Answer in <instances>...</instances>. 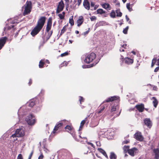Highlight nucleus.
<instances>
[{"label": "nucleus", "mask_w": 159, "mask_h": 159, "mask_svg": "<svg viewBox=\"0 0 159 159\" xmlns=\"http://www.w3.org/2000/svg\"><path fill=\"white\" fill-rule=\"evenodd\" d=\"M25 134V129L21 128L17 129L15 134L11 136V137L15 138L16 137H20L24 136Z\"/></svg>", "instance_id": "3"}, {"label": "nucleus", "mask_w": 159, "mask_h": 159, "mask_svg": "<svg viewBox=\"0 0 159 159\" xmlns=\"http://www.w3.org/2000/svg\"><path fill=\"white\" fill-rule=\"evenodd\" d=\"M105 107L104 106H102L100 107V109L99 111H97L96 112V113L97 114H98L99 115H101V113H102V111L104 110Z\"/></svg>", "instance_id": "30"}, {"label": "nucleus", "mask_w": 159, "mask_h": 159, "mask_svg": "<svg viewBox=\"0 0 159 159\" xmlns=\"http://www.w3.org/2000/svg\"><path fill=\"white\" fill-rule=\"evenodd\" d=\"M89 122V121L88 120V117H87L85 118L84 120H82L80 123V125L79 128V130L82 129L85 123L88 124Z\"/></svg>", "instance_id": "18"}, {"label": "nucleus", "mask_w": 159, "mask_h": 159, "mask_svg": "<svg viewBox=\"0 0 159 159\" xmlns=\"http://www.w3.org/2000/svg\"><path fill=\"white\" fill-rule=\"evenodd\" d=\"M91 20L93 21L96 20V17L94 16H93L90 18Z\"/></svg>", "instance_id": "49"}, {"label": "nucleus", "mask_w": 159, "mask_h": 159, "mask_svg": "<svg viewBox=\"0 0 159 159\" xmlns=\"http://www.w3.org/2000/svg\"><path fill=\"white\" fill-rule=\"evenodd\" d=\"M32 84V80L31 79H30L29 80V82L28 83L29 85H30Z\"/></svg>", "instance_id": "61"}, {"label": "nucleus", "mask_w": 159, "mask_h": 159, "mask_svg": "<svg viewBox=\"0 0 159 159\" xmlns=\"http://www.w3.org/2000/svg\"><path fill=\"white\" fill-rule=\"evenodd\" d=\"M117 100H118L119 101V97L117 96H113L109 97L106 100L104 101L103 102H108Z\"/></svg>", "instance_id": "13"}, {"label": "nucleus", "mask_w": 159, "mask_h": 159, "mask_svg": "<svg viewBox=\"0 0 159 159\" xmlns=\"http://www.w3.org/2000/svg\"><path fill=\"white\" fill-rule=\"evenodd\" d=\"M14 26V25H11V26H7V29L8 30H9L11 29V28H13Z\"/></svg>", "instance_id": "51"}, {"label": "nucleus", "mask_w": 159, "mask_h": 159, "mask_svg": "<svg viewBox=\"0 0 159 159\" xmlns=\"http://www.w3.org/2000/svg\"><path fill=\"white\" fill-rule=\"evenodd\" d=\"M17 159H23L22 156L21 154L18 155Z\"/></svg>", "instance_id": "50"}, {"label": "nucleus", "mask_w": 159, "mask_h": 159, "mask_svg": "<svg viewBox=\"0 0 159 159\" xmlns=\"http://www.w3.org/2000/svg\"><path fill=\"white\" fill-rule=\"evenodd\" d=\"M83 5L84 7L88 10L90 9V3L88 0H84Z\"/></svg>", "instance_id": "16"}, {"label": "nucleus", "mask_w": 159, "mask_h": 159, "mask_svg": "<svg viewBox=\"0 0 159 159\" xmlns=\"http://www.w3.org/2000/svg\"><path fill=\"white\" fill-rule=\"evenodd\" d=\"M97 14L102 15L106 13V11L102 9H98L96 11Z\"/></svg>", "instance_id": "25"}, {"label": "nucleus", "mask_w": 159, "mask_h": 159, "mask_svg": "<svg viewBox=\"0 0 159 159\" xmlns=\"http://www.w3.org/2000/svg\"><path fill=\"white\" fill-rule=\"evenodd\" d=\"M41 29L36 26L32 30L31 32V34L33 36H34L37 34Z\"/></svg>", "instance_id": "12"}, {"label": "nucleus", "mask_w": 159, "mask_h": 159, "mask_svg": "<svg viewBox=\"0 0 159 159\" xmlns=\"http://www.w3.org/2000/svg\"><path fill=\"white\" fill-rule=\"evenodd\" d=\"M134 138L138 141H142L143 140V137L141 133L140 132H137L134 135Z\"/></svg>", "instance_id": "9"}, {"label": "nucleus", "mask_w": 159, "mask_h": 159, "mask_svg": "<svg viewBox=\"0 0 159 159\" xmlns=\"http://www.w3.org/2000/svg\"><path fill=\"white\" fill-rule=\"evenodd\" d=\"M58 16L60 20H63L64 19L65 16L64 15H63L61 14H59Z\"/></svg>", "instance_id": "46"}, {"label": "nucleus", "mask_w": 159, "mask_h": 159, "mask_svg": "<svg viewBox=\"0 0 159 159\" xmlns=\"http://www.w3.org/2000/svg\"><path fill=\"white\" fill-rule=\"evenodd\" d=\"M95 5V2H91V4H90V6H91V7L92 8H93V7H94Z\"/></svg>", "instance_id": "52"}, {"label": "nucleus", "mask_w": 159, "mask_h": 159, "mask_svg": "<svg viewBox=\"0 0 159 159\" xmlns=\"http://www.w3.org/2000/svg\"><path fill=\"white\" fill-rule=\"evenodd\" d=\"M110 16L113 18H115L116 17L115 11L114 10H112L110 14Z\"/></svg>", "instance_id": "33"}, {"label": "nucleus", "mask_w": 159, "mask_h": 159, "mask_svg": "<svg viewBox=\"0 0 159 159\" xmlns=\"http://www.w3.org/2000/svg\"><path fill=\"white\" fill-rule=\"evenodd\" d=\"M134 62V60L128 57H126L125 58V63L129 65L132 64Z\"/></svg>", "instance_id": "19"}, {"label": "nucleus", "mask_w": 159, "mask_h": 159, "mask_svg": "<svg viewBox=\"0 0 159 159\" xmlns=\"http://www.w3.org/2000/svg\"><path fill=\"white\" fill-rule=\"evenodd\" d=\"M129 141L127 140H125L123 141V143L124 144H127L129 143Z\"/></svg>", "instance_id": "60"}, {"label": "nucleus", "mask_w": 159, "mask_h": 159, "mask_svg": "<svg viewBox=\"0 0 159 159\" xmlns=\"http://www.w3.org/2000/svg\"><path fill=\"white\" fill-rule=\"evenodd\" d=\"M128 29L129 26H127L125 29H124L123 31V33L125 34H127V33Z\"/></svg>", "instance_id": "43"}, {"label": "nucleus", "mask_w": 159, "mask_h": 159, "mask_svg": "<svg viewBox=\"0 0 159 159\" xmlns=\"http://www.w3.org/2000/svg\"><path fill=\"white\" fill-rule=\"evenodd\" d=\"M68 24H67L66 25H65L61 30L60 35H61L66 30L67 27L68 26Z\"/></svg>", "instance_id": "28"}, {"label": "nucleus", "mask_w": 159, "mask_h": 159, "mask_svg": "<svg viewBox=\"0 0 159 159\" xmlns=\"http://www.w3.org/2000/svg\"><path fill=\"white\" fill-rule=\"evenodd\" d=\"M98 5H95L94 6V7H93V8H92L91 9V10H96L98 7Z\"/></svg>", "instance_id": "54"}, {"label": "nucleus", "mask_w": 159, "mask_h": 159, "mask_svg": "<svg viewBox=\"0 0 159 159\" xmlns=\"http://www.w3.org/2000/svg\"><path fill=\"white\" fill-rule=\"evenodd\" d=\"M33 153H34V151H32L29 156V157H28L29 159H31L33 155Z\"/></svg>", "instance_id": "53"}, {"label": "nucleus", "mask_w": 159, "mask_h": 159, "mask_svg": "<svg viewBox=\"0 0 159 159\" xmlns=\"http://www.w3.org/2000/svg\"><path fill=\"white\" fill-rule=\"evenodd\" d=\"M82 0H75V2H77V3L76 5H77L78 6H79L81 3Z\"/></svg>", "instance_id": "42"}, {"label": "nucleus", "mask_w": 159, "mask_h": 159, "mask_svg": "<svg viewBox=\"0 0 159 159\" xmlns=\"http://www.w3.org/2000/svg\"><path fill=\"white\" fill-rule=\"evenodd\" d=\"M152 98L153 100L152 102L153 106L155 107H156L158 103V101L155 97H153Z\"/></svg>", "instance_id": "27"}, {"label": "nucleus", "mask_w": 159, "mask_h": 159, "mask_svg": "<svg viewBox=\"0 0 159 159\" xmlns=\"http://www.w3.org/2000/svg\"><path fill=\"white\" fill-rule=\"evenodd\" d=\"M116 16L117 17H121L122 16V14L121 12L120 11V9H117L116 10Z\"/></svg>", "instance_id": "32"}, {"label": "nucleus", "mask_w": 159, "mask_h": 159, "mask_svg": "<svg viewBox=\"0 0 159 159\" xmlns=\"http://www.w3.org/2000/svg\"><path fill=\"white\" fill-rule=\"evenodd\" d=\"M35 104V102L33 101H31L29 104V106L30 107H33Z\"/></svg>", "instance_id": "40"}, {"label": "nucleus", "mask_w": 159, "mask_h": 159, "mask_svg": "<svg viewBox=\"0 0 159 159\" xmlns=\"http://www.w3.org/2000/svg\"><path fill=\"white\" fill-rule=\"evenodd\" d=\"M48 37H47V39H48L50 38L51 37V36L52 34V33H53V31H51L50 32H48Z\"/></svg>", "instance_id": "41"}, {"label": "nucleus", "mask_w": 159, "mask_h": 159, "mask_svg": "<svg viewBox=\"0 0 159 159\" xmlns=\"http://www.w3.org/2000/svg\"><path fill=\"white\" fill-rule=\"evenodd\" d=\"M44 157V156L42 153H41V155L39 156L38 159H43Z\"/></svg>", "instance_id": "55"}, {"label": "nucleus", "mask_w": 159, "mask_h": 159, "mask_svg": "<svg viewBox=\"0 0 159 159\" xmlns=\"http://www.w3.org/2000/svg\"><path fill=\"white\" fill-rule=\"evenodd\" d=\"M79 101L80 102V104L81 105L82 104V102H84V99L82 97L80 96L79 97Z\"/></svg>", "instance_id": "39"}, {"label": "nucleus", "mask_w": 159, "mask_h": 159, "mask_svg": "<svg viewBox=\"0 0 159 159\" xmlns=\"http://www.w3.org/2000/svg\"><path fill=\"white\" fill-rule=\"evenodd\" d=\"M84 21L83 17L82 16H80L78 20H77V26L79 27L83 23Z\"/></svg>", "instance_id": "21"}, {"label": "nucleus", "mask_w": 159, "mask_h": 159, "mask_svg": "<svg viewBox=\"0 0 159 159\" xmlns=\"http://www.w3.org/2000/svg\"><path fill=\"white\" fill-rule=\"evenodd\" d=\"M68 64V62L66 61H64V62L61 64L62 66H67Z\"/></svg>", "instance_id": "48"}, {"label": "nucleus", "mask_w": 159, "mask_h": 159, "mask_svg": "<svg viewBox=\"0 0 159 159\" xmlns=\"http://www.w3.org/2000/svg\"><path fill=\"white\" fill-rule=\"evenodd\" d=\"M157 57H154L152 59V61L151 67L152 68L156 64V63L157 62Z\"/></svg>", "instance_id": "26"}, {"label": "nucleus", "mask_w": 159, "mask_h": 159, "mask_svg": "<svg viewBox=\"0 0 159 159\" xmlns=\"http://www.w3.org/2000/svg\"><path fill=\"white\" fill-rule=\"evenodd\" d=\"M96 57V54L94 52H91L86 55L84 61L87 64L90 63L95 59Z\"/></svg>", "instance_id": "2"}, {"label": "nucleus", "mask_w": 159, "mask_h": 159, "mask_svg": "<svg viewBox=\"0 0 159 159\" xmlns=\"http://www.w3.org/2000/svg\"><path fill=\"white\" fill-rule=\"evenodd\" d=\"M121 110L120 109V111H119V112L118 114H116V117H117L120 115V114L121 111Z\"/></svg>", "instance_id": "64"}, {"label": "nucleus", "mask_w": 159, "mask_h": 159, "mask_svg": "<svg viewBox=\"0 0 159 159\" xmlns=\"http://www.w3.org/2000/svg\"><path fill=\"white\" fill-rule=\"evenodd\" d=\"M34 117V116L33 114L29 115L25 120L29 125H34L36 122V119L35 118H33Z\"/></svg>", "instance_id": "4"}, {"label": "nucleus", "mask_w": 159, "mask_h": 159, "mask_svg": "<svg viewBox=\"0 0 159 159\" xmlns=\"http://www.w3.org/2000/svg\"><path fill=\"white\" fill-rule=\"evenodd\" d=\"M44 61V60L43 59H42L40 61L39 65V68H42L43 67L44 65L45 64V62Z\"/></svg>", "instance_id": "29"}, {"label": "nucleus", "mask_w": 159, "mask_h": 159, "mask_svg": "<svg viewBox=\"0 0 159 159\" xmlns=\"http://www.w3.org/2000/svg\"><path fill=\"white\" fill-rule=\"evenodd\" d=\"M105 134L108 137H111L113 136L114 134V132L113 130L111 129H107V131L105 132Z\"/></svg>", "instance_id": "17"}, {"label": "nucleus", "mask_w": 159, "mask_h": 159, "mask_svg": "<svg viewBox=\"0 0 159 159\" xmlns=\"http://www.w3.org/2000/svg\"><path fill=\"white\" fill-rule=\"evenodd\" d=\"M156 65L158 66L155 68L154 70V71L155 72H157L159 70V58L157 59V63Z\"/></svg>", "instance_id": "34"}, {"label": "nucleus", "mask_w": 159, "mask_h": 159, "mask_svg": "<svg viewBox=\"0 0 159 159\" xmlns=\"http://www.w3.org/2000/svg\"><path fill=\"white\" fill-rule=\"evenodd\" d=\"M88 144L89 145H91L92 147L93 148L94 147V145L93 143L90 142H88Z\"/></svg>", "instance_id": "57"}, {"label": "nucleus", "mask_w": 159, "mask_h": 159, "mask_svg": "<svg viewBox=\"0 0 159 159\" xmlns=\"http://www.w3.org/2000/svg\"><path fill=\"white\" fill-rule=\"evenodd\" d=\"M119 105H117L116 106L113 105L111 107V112H112L114 111H116V110H117L118 109H119Z\"/></svg>", "instance_id": "24"}, {"label": "nucleus", "mask_w": 159, "mask_h": 159, "mask_svg": "<svg viewBox=\"0 0 159 159\" xmlns=\"http://www.w3.org/2000/svg\"><path fill=\"white\" fill-rule=\"evenodd\" d=\"M68 54H69L68 52H66L64 53L61 54L60 56L61 57H64V56H67Z\"/></svg>", "instance_id": "47"}, {"label": "nucleus", "mask_w": 159, "mask_h": 159, "mask_svg": "<svg viewBox=\"0 0 159 159\" xmlns=\"http://www.w3.org/2000/svg\"><path fill=\"white\" fill-rule=\"evenodd\" d=\"M126 7L129 11H131L132 10V7H130V4L129 3L126 4Z\"/></svg>", "instance_id": "37"}, {"label": "nucleus", "mask_w": 159, "mask_h": 159, "mask_svg": "<svg viewBox=\"0 0 159 159\" xmlns=\"http://www.w3.org/2000/svg\"><path fill=\"white\" fill-rule=\"evenodd\" d=\"M153 152L155 154L154 158H159V149L158 148L154 149Z\"/></svg>", "instance_id": "23"}, {"label": "nucleus", "mask_w": 159, "mask_h": 159, "mask_svg": "<svg viewBox=\"0 0 159 159\" xmlns=\"http://www.w3.org/2000/svg\"><path fill=\"white\" fill-rule=\"evenodd\" d=\"M22 8H24V10L23 12V15L25 16L29 14L32 9V4L31 1H27L25 5Z\"/></svg>", "instance_id": "1"}, {"label": "nucleus", "mask_w": 159, "mask_h": 159, "mask_svg": "<svg viewBox=\"0 0 159 159\" xmlns=\"http://www.w3.org/2000/svg\"><path fill=\"white\" fill-rule=\"evenodd\" d=\"M52 23V17H50L47 21L46 28V31L48 32L51 29Z\"/></svg>", "instance_id": "7"}, {"label": "nucleus", "mask_w": 159, "mask_h": 159, "mask_svg": "<svg viewBox=\"0 0 159 159\" xmlns=\"http://www.w3.org/2000/svg\"><path fill=\"white\" fill-rule=\"evenodd\" d=\"M110 159H116L117 156L114 152H111L110 153Z\"/></svg>", "instance_id": "31"}, {"label": "nucleus", "mask_w": 159, "mask_h": 159, "mask_svg": "<svg viewBox=\"0 0 159 159\" xmlns=\"http://www.w3.org/2000/svg\"><path fill=\"white\" fill-rule=\"evenodd\" d=\"M138 150L136 148H134L131 149H129L128 153L132 156H134V152Z\"/></svg>", "instance_id": "22"}, {"label": "nucleus", "mask_w": 159, "mask_h": 159, "mask_svg": "<svg viewBox=\"0 0 159 159\" xmlns=\"http://www.w3.org/2000/svg\"><path fill=\"white\" fill-rule=\"evenodd\" d=\"M125 18L127 21L128 22L129 20V19L127 15L125 16Z\"/></svg>", "instance_id": "62"}, {"label": "nucleus", "mask_w": 159, "mask_h": 159, "mask_svg": "<svg viewBox=\"0 0 159 159\" xmlns=\"http://www.w3.org/2000/svg\"><path fill=\"white\" fill-rule=\"evenodd\" d=\"M44 151H45L46 152H48L49 151L45 147V146H44Z\"/></svg>", "instance_id": "58"}, {"label": "nucleus", "mask_w": 159, "mask_h": 159, "mask_svg": "<svg viewBox=\"0 0 159 159\" xmlns=\"http://www.w3.org/2000/svg\"><path fill=\"white\" fill-rule=\"evenodd\" d=\"M129 146H125L123 147V149L124 152H126L127 151L128 152L129 150Z\"/></svg>", "instance_id": "36"}, {"label": "nucleus", "mask_w": 159, "mask_h": 159, "mask_svg": "<svg viewBox=\"0 0 159 159\" xmlns=\"http://www.w3.org/2000/svg\"><path fill=\"white\" fill-rule=\"evenodd\" d=\"M64 7V4L63 1L61 0L59 2L57 5L56 13H59L62 11Z\"/></svg>", "instance_id": "6"}, {"label": "nucleus", "mask_w": 159, "mask_h": 159, "mask_svg": "<svg viewBox=\"0 0 159 159\" xmlns=\"http://www.w3.org/2000/svg\"><path fill=\"white\" fill-rule=\"evenodd\" d=\"M11 21L10 22L11 23L13 24H15L16 23H19V21H17V20H16L14 19L13 20V19H11Z\"/></svg>", "instance_id": "44"}, {"label": "nucleus", "mask_w": 159, "mask_h": 159, "mask_svg": "<svg viewBox=\"0 0 159 159\" xmlns=\"http://www.w3.org/2000/svg\"><path fill=\"white\" fill-rule=\"evenodd\" d=\"M98 151L101 153H102L103 155L106 154V152L105 151L101 148H98Z\"/></svg>", "instance_id": "38"}, {"label": "nucleus", "mask_w": 159, "mask_h": 159, "mask_svg": "<svg viewBox=\"0 0 159 159\" xmlns=\"http://www.w3.org/2000/svg\"><path fill=\"white\" fill-rule=\"evenodd\" d=\"M144 123L145 125L149 128L152 126V121L149 118H145L143 120Z\"/></svg>", "instance_id": "15"}, {"label": "nucleus", "mask_w": 159, "mask_h": 159, "mask_svg": "<svg viewBox=\"0 0 159 159\" xmlns=\"http://www.w3.org/2000/svg\"><path fill=\"white\" fill-rule=\"evenodd\" d=\"M46 17L45 16L41 17L38 20L36 26L42 29L45 24Z\"/></svg>", "instance_id": "5"}, {"label": "nucleus", "mask_w": 159, "mask_h": 159, "mask_svg": "<svg viewBox=\"0 0 159 159\" xmlns=\"http://www.w3.org/2000/svg\"><path fill=\"white\" fill-rule=\"evenodd\" d=\"M113 2L115 3H116V6H117V7H120V3L117 0H115L114 2Z\"/></svg>", "instance_id": "45"}, {"label": "nucleus", "mask_w": 159, "mask_h": 159, "mask_svg": "<svg viewBox=\"0 0 159 159\" xmlns=\"http://www.w3.org/2000/svg\"><path fill=\"white\" fill-rule=\"evenodd\" d=\"M98 62V61L97 62H94L93 64H91V66H90V67H93V66L96 65V64H97V63Z\"/></svg>", "instance_id": "56"}, {"label": "nucleus", "mask_w": 159, "mask_h": 159, "mask_svg": "<svg viewBox=\"0 0 159 159\" xmlns=\"http://www.w3.org/2000/svg\"><path fill=\"white\" fill-rule=\"evenodd\" d=\"M66 131L71 134H74L75 130L73 127L71 125H67L65 128Z\"/></svg>", "instance_id": "10"}, {"label": "nucleus", "mask_w": 159, "mask_h": 159, "mask_svg": "<svg viewBox=\"0 0 159 159\" xmlns=\"http://www.w3.org/2000/svg\"><path fill=\"white\" fill-rule=\"evenodd\" d=\"M69 23L71 26L74 25V23L73 19V16H72L71 18L69 19Z\"/></svg>", "instance_id": "35"}, {"label": "nucleus", "mask_w": 159, "mask_h": 159, "mask_svg": "<svg viewBox=\"0 0 159 159\" xmlns=\"http://www.w3.org/2000/svg\"><path fill=\"white\" fill-rule=\"evenodd\" d=\"M64 122V120H63L61 121V122H59L56 124L54 129L53 131H52V132L53 133H55L56 131L59 128H61V127L63 123Z\"/></svg>", "instance_id": "14"}, {"label": "nucleus", "mask_w": 159, "mask_h": 159, "mask_svg": "<svg viewBox=\"0 0 159 159\" xmlns=\"http://www.w3.org/2000/svg\"><path fill=\"white\" fill-rule=\"evenodd\" d=\"M66 2V5L68 6L69 3V0H64Z\"/></svg>", "instance_id": "59"}, {"label": "nucleus", "mask_w": 159, "mask_h": 159, "mask_svg": "<svg viewBox=\"0 0 159 159\" xmlns=\"http://www.w3.org/2000/svg\"><path fill=\"white\" fill-rule=\"evenodd\" d=\"M135 107L140 112H142L144 110V105L143 103L136 105Z\"/></svg>", "instance_id": "11"}, {"label": "nucleus", "mask_w": 159, "mask_h": 159, "mask_svg": "<svg viewBox=\"0 0 159 159\" xmlns=\"http://www.w3.org/2000/svg\"><path fill=\"white\" fill-rule=\"evenodd\" d=\"M7 39V38L6 36L0 38V50L5 45Z\"/></svg>", "instance_id": "8"}, {"label": "nucleus", "mask_w": 159, "mask_h": 159, "mask_svg": "<svg viewBox=\"0 0 159 159\" xmlns=\"http://www.w3.org/2000/svg\"><path fill=\"white\" fill-rule=\"evenodd\" d=\"M120 59L122 61H125V59H124L123 56L122 55L121 56V57L120 58Z\"/></svg>", "instance_id": "63"}, {"label": "nucleus", "mask_w": 159, "mask_h": 159, "mask_svg": "<svg viewBox=\"0 0 159 159\" xmlns=\"http://www.w3.org/2000/svg\"><path fill=\"white\" fill-rule=\"evenodd\" d=\"M101 5L103 8L106 10H110L111 9L110 5L108 3H104Z\"/></svg>", "instance_id": "20"}]
</instances>
